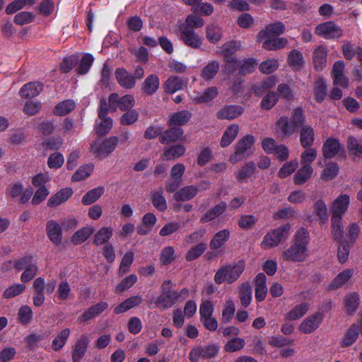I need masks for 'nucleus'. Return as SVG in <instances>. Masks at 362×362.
Masks as SVG:
<instances>
[{
  "label": "nucleus",
  "mask_w": 362,
  "mask_h": 362,
  "mask_svg": "<svg viewBox=\"0 0 362 362\" xmlns=\"http://www.w3.org/2000/svg\"><path fill=\"white\" fill-rule=\"evenodd\" d=\"M308 232L304 228H299L291 245L283 252V259L291 262H304L308 256Z\"/></svg>",
  "instance_id": "nucleus-1"
},
{
  "label": "nucleus",
  "mask_w": 362,
  "mask_h": 362,
  "mask_svg": "<svg viewBox=\"0 0 362 362\" xmlns=\"http://www.w3.org/2000/svg\"><path fill=\"white\" fill-rule=\"evenodd\" d=\"M350 204V197L346 194H341L332 204V233L335 240H341L343 237V215L347 211Z\"/></svg>",
  "instance_id": "nucleus-2"
},
{
  "label": "nucleus",
  "mask_w": 362,
  "mask_h": 362,
  "mask_svg": "<svg viewBox=\"0 0 362 362\" xmlns=\"http://www.w3.org/2000/svg\"><path fill=\"white\" fill-rule=\"evenodd\" d=\"M245 268V261L240 259L233 264H227L221 267L214 275V281L217 284L223 283L233 284L243 274Z\"/></svg>",
  "instance_id": "nucleus-3"
},
{
  "label": "nucleus",
  "mask_w": 362,
  "mask_h": 362,
  "mask_svg": "<svg viewBox=\"0 0 362 362\" xmlns=\"http://www.w3.org/2000/svg\"><path fill=\"white\" fill-rule=\"evenodd\" d=\"M291 228V226L286 223L270 230L264 235L261 243L262 247L263 249H270L276 247L288 238Z\"/></svg>",
  "instance_id": "nucleus-4"
},
{
  "label": "nucleus",
  "mask_w": 362,
  "mask_h": 362,
  "mask_svg": "<svg viewBox=\"0 0 362 362\" xmlns=\"http://www.w3.org/2000/svg\"><path fill=\"white\" fill-rule=\"evenodd\" d=\"M118 138L116 136H110L103 141L98 139L91 144L90 152L95 157L103 159L114 151L118 144Z\"/></svg>",
  "instance_id": "nucleus-5"
},
{
  "label": "nucleus",
  "mask_w": 362,
  "mask_h": 362,
  "mask_svg": "<svg viewBox=\"0 0 362 362\" xmlns=\"http://www.w3.org/2000/svg\"><path fill=\"white\" fill-rule=\"evenodd\" d=\"M254 142L255 138L252 135H247L242 138L236 145L235 153L230 156V162L236 163L244 158L250 156L253 153Z\"/></svg>",
  "instance_id": "nucleus-6"
},
{
  "label": "nucleus",
  "mask_w": 362,
  "mask_h": 362,
  "mask_svg": "<svg viewBox=\"0 0 362 362\" xmlns=\"http://www.w3.org/2000/svg\"><path fill=\"white\" fill-rule=\"evenodd\" d=\"M324 318L323 310L319 309L303 320L298 326V329L303 334H312L320 327Z\"/></svg>",
  "instance_id": "nucleus-7"
},
{
  "label": "nucleus",
  "mask_w": 362,
  "mask_h": 362,
  "mask_svg": "<svg viewBox=\"0 0 362 362\" xmlns=\"http://www.w3.org/2000/svg\"><path fill=\"white\" fill-rule=\"evenodd\" d=\"M160 288L161 293L158 296L157 302L163 308H170L178 301L177 291L172 288L171 281H165Z\"/></svg>",
  "instance_id": "nucleus-8"
},
{
  "label": "nucleus",
  "mask_w": 362,
  "mask_h": 362,
  "mask_svg": "<svg viewBox=\"0 0 362 362\" xmlns=\"http://www.w3.org/2000/svg\"><path fill=\"white\" fill-rule=\"evenodd\" d=\"M315 33L317 35L325 39H335L342 36L341 28L333 21H327L318 24L315 27Z\"/></svg>",
  "instance_id": "nucleus-9"
},
{
  "label": "nucleus",
  "mask_w": 362,
  "mask_h": 362,
  "mask_svg": "<svg viewBox=\"0 0 362 362\" xmlns=\"http://www.w3.org/2000/svg\"><path fill=\"white\" fill-rule=\"evenodd\" d=\"M240 47V42L236 41H230L223 45L221 53L224 56L226 71H231V67L237 64V60L234 59L232 54L239 49Z\"/></svg>",
  "instance_id": "nucleus-10"
},
{
  "label": "nucleus",
  "mask_w": 362,
  "mask_h": 362,
  "mask_svg": "<svg viewBox=\"0 0 362 362\" xmlns=\"http://www.w3.org/2000/svg\"><path fill=\"white\" fill-rule=\"evenodd\" d=\"M180 37L185 44L192 48H199L202 44V40L193 29L182 24L180 27Z\"/></svg>",
  "instance_id": "nucleus-11"
},
{
  "label": "nucleus",
  "mask_w": 362,
  "mask_h": 362,
  "mask_svg": "<svg viewBox=\"0 0 362 362\" xmlns=\"http://www.w3.org/2000/svg\"><path fill=\"white\" fill-rule=\"evenodd\" d=\"M218 94V88L211 86L203 92L192 91L189 97L195 104L206 103L214 99Z\"/></svg>",
  "instance_id": "nucleus-12"
},
{
  "label": "nucleus",
  "mask_w": 362,
  "mask_h": 362,
  "mask_svg": "<svg viewBox=\"0 0 362 362\" xmlns=\"http://www.w3.org/2000/svg\"><path fill=\"white\" fill-rule=\"evenodd\" d=\"M285 25L279 21L268 24L265 29L261 30L257 35V40L262 42L265 37H277L285 31Z\"/></svg>",
  "instance_id": "nucleus-13"
},
{
  "label": "nucleus",
  "mask_w": 362,
  "mask_h": 362,
  "mask_svg": "<svg viewBox=\"0 0 362 362\" xmlns=\"http://www.w3.org/2000/svg\"><path fill=\"white\" fill-rule=\"evenodd\" d=\"M109 103L110 106L117 104L120 110L127 111L134 105L135 100L132 95H125L120 98L117 93H115L109 96Z\"/></svg>",
  "instance_id": "nucleus-14"
},
{
  "label": "nucleus",
  "mask_w": 362,
  "mask_h": 362,
  "mask_svg": "<svg viewBox=\"0 0 362 362\" xmlns=\"http://www.w3.org/2000/svg\"><path fill=\"white\" fill-rule=\"evenodd\" d=\"M47 234L50 241L59 245L62 240V228L55 220H49L46 225Z\"/></svg>",
  "instance_id": "nucleus-15"
},
{
  "label": "nucleus",
  "mask_w": 362,
  "mask_h": 362,
  "mask_svg": "<svg viewBox=\"0 0 362 362\" xmlns=\"http://www.w3.org/2000/svg\"><path fill=\"white\" fill-rule=\"evenodd\" d=\"M296 127L288 117L282 116L276 122L275 130L277 134L282 136H290L296 131Z\"/></svg>",
  "instance_id": "nucleus-16"
},
{
  "label": "nucleus",
  "mask_w": 362,
  "mask_h": 362,
  "mask_svg": "<svg viewBox=\"0 0 362 362\" xmlns=\"http://www.w3.org/2000/svg\"><path fill=\"white\" fill-rule=\"evenodd\" d=\"M43 89V84L39 81L25 83L19 90L21 98H32L37 96Z\"/></svg>",
  "instance_id": "nucleus-17"
},
{
  "label": "nucleus",
  "mask_w": 362,
  "mask_h": 362,
  "mask_svg": "<svg viewBox=\"0 0 362 362\" xmlns=\"http://www.w3.org/2000/svg\"><path fill=\"white\" fill-rule=\"evenodd\" d=\"M88 342V337L86 334H82L78 339L72 354L73 362L81 361L87 351Z\"/></svg>",
  "instance_id": "nucleus-18"
},
{
  "label": "nucleus",
  "mask_w": 362,
  "mask_h": 362,
  "mask_svg": "<svg viewBox=\"0 0 362 362\" xmlns=\"http://www.w3.org/2000/svg\"><path fill=\"white\" fill-rule=\"evenodd\" d=\"M115 77L118 83L124 88L131 89L136 84L134 76L123 68L116 69Z\"/></svg>",
  "instance_id": "nucleus-19"
},
{
  "label": "nucleus",
  "mask_w": 362,
  "mask_h": 362,
  "mask_svg": "<svg viewBox=\"0 0 362 362\" xmlns=\"http://www.w3.org/2000/svg\"><path fill=\"white\" fill-rule=\"evenodd\" d=\"M33 286L35 289V293L33 297V305L40 307L43 305L45 300L44 293V279L37 277L33 281Z\"/></svg>",
  "instance_id": "nucleus-20"
},
{
  "label": "nucleus",
  "mask_w": 362,
  "mask_h": 362,
  "mask_svg": "<svg viewBox=\"0 0 362 362\" xmlns=\"http://www.w3.org/2000/svg\"><path fill=\"white\" fill-rule=\"evenodd\" d=\"M108 307V304L106 302L98 303L86 310L78 318V320L80 322H87L89 320L95 317Z\"/></svg>",
  "instance_id": "nucleus-21"
},
{
  "label": "nucleus",
  "mask_w": 362,
  "mask_h": 362,
  "mask_svg": "<svg viewBox=\"0 0 362 362\" xmlns=\"http://www.w3.org/2000/svg\"><path fill=\"white\" fill-rule=\"evenodd\" d=\"M327 50L325 46L320 45L313 52V64L317 71H322L327 64Z\"/></svg>",
  "instance_id": "nucleus-22"
},
{
  "label": "nucleus",
  "mask_w": 362,
  "mask_h": 362,
  "mask_svg": "<svg viewBox=\"0 0 362 362\" xmlns=\"http://www.w3.org/2000/svg\"><path fill=\"white\" fill-rule=\"evenodd\" d=\"M243 112V108L239 105H226L221 109L217 117L221 119H233Z\"/></svg>",
  "instance_id": "nucleus-23"
},
{
  "label": "nucleus",
  "mask_w": 362,
  "mask_h": 362,
  "mask_svg": "<svg viewBox=\"0 0 362 362\" xmlns=\"http://www.w3.org/2000/svg\"><path fill=\"white\" fill-rule=\"evenodd\" d=\"M73 194V190L69 188H64L52 196L47 202L49 206H57L66 202Z\"/></svg>",
  "instance_id": "nucleus-24"
},
{
  "label": "nucleus",
  "mask_w": 362,
  "mask_h": 362,
  "mask_svg": "<svg viewBox=\"0 0 362 362\" xmlns=\"http://www.w3.org/2000/svg\"><path fill=\"white\" fill-rule=\"evenodd\" d=\"M185 83L182 78L176 76H171L168 78L163 84V88L167 93L173 94L183 89Z\"/></svg>",
  "instance_id": "nucleus-25"
},
{
  "label": "nucleus",
  "mask_w": 362,
  "mask_h": 362,
  "mask_svg": "<svg viewBox=\"0 0 362 362\" xmlns=\"http://www.w3.org/2000/svg\"><path fill=\"white\" fill-rule=\"evenodd\" d=\"M199 189L194 185H187L174 194L176 201L185 202L193 199L198 193Z\"/></svg>",
  "instance_id": "nucleus-26"
},
{
  "label": "nucleus",
  "mask_w": 362,
  "mask_h": 362,
  "mask_svg": "<svg viewBox=\"0 0 362 362\" xmlns=\"http://www.w3.org/2000/svg\"><path fill=\"white\" fill-rule=\"evenodd\" d=\"M354 273V269H346L340 272L329 284V289H337L344 285L351 278Z\"/></svg>",
  "instance_id": "nucleus-27"
},
{
  "label": "nucleus",
  "mask_w": 362,
  "mask_h": 362,
  "mask_svg": "<svg viewBox=\"0 0 362 362\" xmlns=\"http://www.w3.org/2000/svg\"><path fill=\"white\" fill-rule=\"evenodd\" d=\"M142 302V298L140 296H132L120 304H119L114 310L115 314L123 313L136 306L140 305Z\"/></svg>",
  "instance_id": "nucleus-28"
},
{
  "label": "nucleus",
  "mask_w": 362,
  "mask_h": 362,
  "mask_svg": "<svg viewBox=\"0 0 362 362\" xmlns=\"http://www.w3.org/2000/svg\"><path fill=\"white\" fill-rule=\"evenodd\" d=\"M262 47L267 50H277L285 47L288 44V40L285 37H265L262 42Z\"/></svg>",
  "instance_id": "nucleus-29"
},
{
  "label": "nucleus",
  "mask_w": 362,
  "mask_h": 362,
  "mask_svg": "<svg viewBox=\"0 0 362 362\" xmlns=\"http://www.w3.org/2000/svg\"><path fill=\"white\" fill-rule=\"evenodd\" d=\"M341 146L337 139L329 138L323 145V155L327 158L334 157L340 151Z\"/></svg>",
  "instance_id": "nucleus-30"
},
{
  "label": "nucleus",
  "mask_w": 362,
  "mask_h": 362,
  "mask_svg": "<svg viewBox=\"0 0 362 362\" xmlns=\"http://www.w3.org/2000/svg\"><path fill=\"white\" fill-rule=\"evenodd\" d=\"M257 65V62L255 61V59L252 58L244 59L239 62L237 61V64L231 67V71L227 72H233L237 67H239L240 74L244 75L248 74L253 72L255 70Z\"/></svg>",
  "instance_id": "nucleus-31"
},
{
  "label": "nucleus",
  "mask_w": 362,
  "mask_h": 362,
  "mask_svg": "<svg viewBox=\"0 0 362 362\" xmlns=\"http://www.w3.org/2000/svg\"><path fill=\"white\" fill-rule=\"evenodd\" d=\"M313 214L318 217L322 224L327 223L329 217L327 206L322 199H319L314 203Z\"/></svg>",
  "instance_id": "nucleus-32"
},
{
  "label": "nucleus",
  "mask_w": 362,
  "mask_h": 362,
  "mask_svg": "<svg viewBox=\"0 0 362 362\" xmlns=\"http://www.w3.org/2000/svg\"><path fill=\"white\" fill-rule=\"evenodd\" d=\"M315 139L314 129L309 125L303 126L300 132V141L303 148L313 145Z\"/></svg>",
  "instance_id": "nucleus-33"
},
{
  "label": "nucleus",
  "mask_w": 362,
  "mask_h": 362,
  "mask_svg": "<svg viewBox=\"0 0 362 362\" xmlns=\"http://www.w3.org/2000/svg\"><path fill=\"white\" fill-rule=\"evenodd\" d=\"M160 86V79L156 74H151L146 77L142 84V89L148 95L155 93Z\"/></svg>",
  "instance_id": "nucleus-34"
},
{
  "label": "nucleus",
  "mask_w": 362,
  "mask_h": 362,
  "mask_svg": "<svg viewBox=\"0 0 362 362\" xmlns=\"http://www.w3.org/2000/svg\"><path fill=\"white\" fill-rule=\"evenodd\" d=\"M230 231L228 229H223L217 232L210 241V247L211 250H217L221 247L230 237Z\"/></svg>",
  "instance_id": "nucleus-35"
},
{
  "label": "nucleus",
  "mask_w": 362,
  "mask_h": 362,
  "mask_svg": "<svg viewBox=\"0 0 362 362\" xmlns=\"http://www.w3.org/2000/svg\"><path fill=\"white\" fill-rule=\"evenodd\" d=\"M222 37L221 28L215 23L209 24L206 27V37L212 44L217 43Z\"/></svg>",
  "instance_id": "nucleus-36"
},
{
  "label": "nucleus",
  "mask_w": 362,
  "mask_h": 362,
  "mask_svg": "<svg viewBox=\"0 0 362 362\" xmlns=\"http://www.w3.org/2000/svg\"><path fill=\"white\" fill-rule=\"evenodd\" d=\"M238 291L241 305L244 307H247L252 300V286L249 283H243L238 287Z\"/></svg>",
  "instance_id": "nucleus-37"
},
{
  "label": "nucleus",
  "mask_w": 362,
  "mask_h": 362,
  "mask_svg": "<svg viewBox=\"0 0 362 362\" xmlns=\"http://www.w3.org/2000/svg\"><path fill=\"white\" fill-rule=\"evenodd\" d=\"M288 64L293 71L300 70L304 65L302 53L296 49L291 51L288 56Z\"/></svg>",
  "instance_id": "nucleus-38"
},
{
  "label": "nucleus",
  "mask_w": 362,
  "mask_h": 362,
  "mask_svg": "<svg viewBox=\"0 0 362 362\" xmlns=\"http://www.w3.org/2000/svg\"><path fill=\"white\" fill-rule=\"evenodd\" d=\"M310 309L308 303H303L293 308L286 315V320H296L303 317Z\"/></svg>",
  "instance_id": "nucleus-39"
},
{
  "label": "nucleus",
  "mask_w": 362,
  "mask_h": 362,
  "mask_svg": "<svg viewBox=\"0 0 362 362\" xmlns=\"http://www.w3.org/2000/svg\"><path fill=\"white\" fill-rule=\"evenodd\" d=\"M226 209V204L221 202L216 204L214 207L209 210L202 218L201 222L206 223L214 220L220 215H221Z\"/></svg>",
  "instance_id": "nucleus-40"
},
{
  "label": "nucleus",
  "mask_w": 362,
  "mask_h": 362,
  "mask_svg": "<svg viewBox=\"0 0 362 362\" xmlns=\"http://www.w3.org/2000/svg\"><path fill=\"white\" fill-rule=\"evenodd\" d=\"M113 234V229L111 227H102L95 234L93 243L96 245H101L107 243Z\"/></svg>",
  "instance_id": "nucleus-41"
},
{
  "label": "nucleus",
  "mask_w": 362,
  "mask_h": 362,
  "mask_svg": "<svg viewBox=\"0 0 362 362\" xmlns=\"http://www.w3.org/2000/svg\"><path fill=\"white\" fill-rule=\"evenodd\" d=\"M219 68V63L217 61L212 60L203 67L201 76L206 81H210L216 76Z\"/></svg>",
  "instance_id": "nucleus-42"
},
{
  "label": "nucleus",
  "mask_w": 362,
  "mask_h": 362,
  "mask_svg": "<svg viewBox=\"0 0 362 362\" xmlns=\"http://www.w3.org/2000/svg\"><path fill=\"white\" fill-rule=\"evenodd\" d=\"M313 171L311 165H303L294 175V183L298 185L305 183L310 178Z\"/></svg>",
  "instance_id": "nucleus-43"
},
{
  "label": "nucleus",
  "mask_w": 362,
  "mask_h": 362,
  "mask_svg": "<svg viewBox=\"0 0 362 362\" xmlns=\"http://www.w3.org/2000/svg\"><path fill=\"white\" fill-rule=\"evenodd\" d=\"M94 232L92 226L83 227L77 230L71 237V240L74 245H79L85 242Z\"/></svg>",
  "instance_id": "nucleus-44"
},
{
  "label": "nucleus",
  "mask_w": 362,
  "mask_h": 362,
  "mask_svg": "<svg viewBox=\"0 0 362 362\" xmlns=\"http://www.w3.org/2000/svg\"><path fill=\"white\" fill-rule=\"evenodd\" d=\"M347 148L351 156L362 158V139L350 136L347 139Z\"/></svg>",
  "instance_id": "nucleus-45"
},
{
  "label": "nucleus",
  "mask_w": 362,
  "mask_h": 362,
  "mask_svg": "<svg viewBox=\"0 0 362 362\" xmlns=\"http://www.w3.org/2000/svg\"><path fill=\"white\" fill-rule=\"evenodd\" d=\"M183 135V130L180 127H173L167 130L161 136L160 141L163 144L180 141Z\"/></svg>",
  "instance_id": "nucleus-46"
},
{
  "label": "nucleus",
  "mask_w": 362,
  "mask_h": 362,
  "mask_svg": "<svg viewBox=\"0 0 362 362\" xmlns=\"http://www.w3.org/2000/svg\"><path fill=\"white\" fill-rule=\"evenodd\" d=\"M239 131V127L237 124H231L230 125L224 132V134L222 136L221 144V146L226 147L230 145L232 141L236 137Z\"/></svg>",
  "instance_id": "nucleus-47"
},
{
  "label": "nucleus",
  "mask_w": 362,
  "mask_h": 362,
  "mask_svg": "<svg viewBox=\"0 0 362 362\" xmlns=\"http://www.w3.org/2000/svg\"><path fill=\"white\" fill-rule=\"evenodd\" d=\"M105 189L103 187H95L87 193L82 198V203L84 205H90L97 200L103 194Z\"/></svg>",
  "instance_id": "nucleus-48"
},
{
  "label": "nucleus",
  "mask_w": 362,
  "mask_h": 362,
  "mask_svg": "<svg viewBox=\"0 0 362 362\" xmlns=\"http://www.w3.org/2000/svg\"><path fill=\"white\" fill-rule=\"evenodd\" d=\"M185 146L181 144H177L166 148L163 156L165 160H170L180 157L185 153Z\"/></svg>",
  "instance_id": "nucleus-49"
},
{
  "label": "nucleus",
  "mask_w": 362,
  "mask_h": 362,
  "mask_svg": "<svg viewBox=\"0 0 362 362\" xmlns=\"http://www.w3.org/2000/svg\"><path fill=\"white\" fill-rule=\"evenodd\" d=\"M25 288L24 284H13L4 290L3 297L6 299L15 298L23 293Z\"/></svg>",
  "instance_id": "nucleus-50"
},
{
  "label": "nucleus",
  "mask_w": 362,
  "mask_h": 362,
  "mask_svg": "<svg viewBox=\"0 0 362 362\" xmlns=\"http://www.w3.org/2000/svg\"><path fill=\"white\" fill-rule=\"evenodd\" d=\"M76 107V103L73 100H64L55 106L54 114L57 115H66L71 112Z\"/></svg>",
  "instance_id": "nucleus-51"
},
{
  "label": "nucleus",
  "mask_w": 362,
  "mask_h": 362,
  "mask_svg": "<svg viewBox=\"0 0 362 362\" xmlns=\"http://www.w3.org/2000/svg\"><path fill=\"white\" fill-rule=\"evenodd\" d=\"M151 199L153 206L158 210L163 211L167 209V203L162 189L152 192Z\"/></svg>",
  "instance_id": "nucleus-52"
},
{
  "label": "nucleus",
  "mask_w": 362,
  "mask_h": 362,
  "mask_svg": "<svg viewBox=\"0 0 362 362\" xmlns=\"http://www.w3.org/2000/svg\"><path fill=\"white\" fill-rule=\"evenodd\" d=\"M70 329L69 328H66L63 330H62L57 337L54 339L52 341V349L54 351H59L66 344L69 334H70Z\"/></svg>",
  "instance_id": "nucleus-53"
},
{
  "label": "nucleus",
  "mask_w": 362,
  "mask_h": 362,
  "mask_svg": "<svg viewBox=\"0 0 362 362\" xmlns=\"http://www.w3.org/2000/svg\"><path fill=\"white\" fill-rule=\"evenodd\" d=\"M255 170V163L252 162L247 163L235 173V177L239 182H243L250 177L254 173Z\"/></svg>",
  "instance_id": "nucleus-54"
},
{
  "label": "nucleus",
  "mask_w": 362,
  "mask_h": 362,
  "mask_svg": "<svg viewBox=\"0 0 362 362\" xmlns=\"http://www.w3.org/2000/svg\"><path fill=\"white\" fill-rule=\"evenodd\" d=\"M191 113L187 110H182L174 113L170 118V124L182 125L187 123L191 117Z\"/></svg>",
  "instance_id": "nucleus-55"
},
{
  "label": "nucleus",
  "mask_w": 362,
  "mask_h": 362,
  "mask_svg": "<svg viewBox=\"0 0 362 362\" xmlns=\"http://www.w3.org/2000/svg\"><path fill=\"white\" fill-rule=\"evenodd\" d=\"M93 170V165L88 164L80 167L72 175V180L78 182L88 177Z\"/></svg>",
  "instance_id": "nucleus-56"
},
{
  "label": "nucleus",
  "mask_w": 362,
  "mask_h": 362,
  "mask_svg": "<svg viewBox=\"0 0 362 362\" xmlns=\"http://www.w3.org/2000/svg\"><path fill=\"white\" fill-rule=\"evenodd\" d=\"M279 100V93L274 91L268 92L261 101V107L264 110H270Z\"/></svg>",
  "instance_id": "nucleus-57"
},
{
  "label": "nucleus",
  "mask_w": 362,
  "mask_h": 362,
  "mask_svg": "<svg viewBox=\"0 0 362 362\" xmlns=\"http://www.w3.org/2000/svg\"><path fill=\"white\" fill-rule=\"evenodd\" d=\"M359 297L356 293H352L346 296L344 298L345 306L349 314L356 312L358 305Z\"/></svg>",
  "instance_id": "nucleus-58"
},
{
  "label": "nucleus",
  "mask_w": 362,
  "mask_h": 362,
  "mask_svg": "<svg viewBox=\"0 0 362 362\" xmlns=\"http://www.w3.org/2000/svg\"><path fill=\"white\" fill-rule=\"evenodd\" d=\"M235 310V306L233 300L230 298L227 299L222 312V320L224 323H228L232 320Z\"/></svg>",
  "instance_id": "nucleus-59"
},
{
  "label": "nucleus",
  "mask_w": 362,
  "mask_h": 362,
  "mask_svg": "<svg viewBox=\"0 0 362 362\" xmlns=\"http://www.w3.org/2000/svg\"><path fill=\"white\" fill-rule=\"evenodd\" d=\"M35 1L36 0H16L7 6L6 12L7 14H12L26 6L33 5Z\"/></svg>",
  "instance_id": "nucleus-60"
},
{
  "label": "nucleus",
  "mask_w": 362,
  "mask_h": 362,
  "mask_svg": "<svg viewBox=\"0 0 362 362\" xmlns=\"http://www.w3.org/2000/svg\"><path fill=\"white\" fill-rule=\"evenodd\" d=\"M245 344V341L243 338L233 337L228 340L225 344L224 349L228 352H235L242 349Z\"/></svg>",
  "instance_id": "nucleus-61"
},
{
  "label": "nucleus",
  "mask_w": 362,
  "mask_h": 362,
  "mask_svg": "<svg viewBox=\"0 0 362 362\" xmlns=\"http://www.w3.org/2000/svg\"><path fill=\"white\" fill-rule=\"evenodd\" d=\"M36 263V259L33 256H25L14 260V269L17 271L25 270Z\"/></svg>",
  "instance_id": "nucleus-62"
},
{
  "label": "nucleus",
  "mask_w": 362,
  "mask_h": 362,
  "mask_svg": "<svg viewBox=\"0 0 362 362\" xmlns=\"http://www.w3.org/2000/svg\"><path fill=\"white\" fill-rule=\"evenodd\" d=\"M298 162L296 160L284 163L280 168L278 175L281 178H285L291 175L298 168Z\"/></svg>",
  "instance_id": "nucleus-63"
},
{
  "label": "nucleus",
  "mask_w": 362,
  "mask_h": 362,
  "mask_svg": "<svg viewBox=\"0 0 362 362\" xmlns=\"http://www.w3.org/2000/svg\"><path fill=\"white\" fill-rule=\"evenodd\" d=\"M339 171L338 165L335 163L327 164L321 174V178L323 180H331L334 178Z\"/></svg>",
  "instance_id": "nucleus-64"
}]
</instances>
